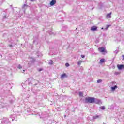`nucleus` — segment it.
I'll use <instances>...</instances> for the list:
<instances>
[{
	"mask_svg": "<svg viewBox=\"0 0 124 124\" xmlns=\"http://www.w3.org/2000/svg\"><path fill=\"white\" fill-rule=\"evenodd\" d=\"M51 33H49L52 34V35H55V33L53 32H50Z\"/></svg>",
	"mask_w": 124,
	"mask_h": 124,
	"instance_id": "obj_19",
	"label": "nucleus"
},
{
	"mask_svg": "<svg viewBox=\"0 0 124 124\" xmlns=\"http://www.w3.org/2000/svg\"><path fill=\"white\" fill-rule=\"evenodd\" d=\"M67 77V76H66V74L65 73H64L61 75V78L62 80H63V79H64V78H65V77Z\"/></svg>",
	"mask_w": 124,
	"mask_h": 124,
	"instance_id": "obj_7",
	"label": "nucleus"
},
{
	"mask_svg": "<svg viewBox=\"0 0 124 124\" xmlns=\"http://www.w3.org/2000/svg\"><path fill=\"white\" fill-rule=\"evenodd\" d=\"M116 89H118V86L117 85H115L114 86L111 87V90L112 92H114Z\"/></svg>",
	"mask_w": 124,
	"mask_h": 124,
	"instance_id": "obj_8",
	"label": "nucleus"
},
{
	"mask_svg": "<svg viewBox=\"0 0 124 124\" xmlns=\"http://www.w3.org/2000/svg\"><path fill=\"white\" fill-rule=\"evenodd\" d=\"M99 52L103 54V55H105L107 52L106 51V49L104 47H99L98 48Z\"/></svg>",
	"mask_w": 124,
	"mask_h": 124,
	"instance_id": "obj_2",
	"label": "nucleus"
},
{
	"mask_svg": "<svg viewBox=\"0 0 124 124\" xmlns=\"http://www.w3.org/2000/svg\"><path fill=\"white\" fill-rule=\"evenodd\" d=\"M54 63V62L52 60H50L49 61V64H53Z\"/></svg>",
	"mask_w": 124,
	"mask_h": 124,
	"instance_id": "obj_13",
	"label": "nucleus"
},
{
	"mask_svg": "<svg viewBox=\"0 0 124 124\" xmlns=\"http://www.w3.org/2000/svg\"><path fill=\"white\" fill-rule=\"evenodd\" d=\"M101 109L102 110H105V107H104V106H102V107H101Z\"/></svg>",
	"mask_w": 124,
	"mask_h": 124,
	"instance_id": "obj_17",
	"label": "nucleus"
},
{
	"mask_svg": "<svg viewBox=\"0 0 124 124\" xmlns=\"http://www.w3.org/2000/svg\"><path fill=\"white\" fill-rule=\"evenodd\" d=\"M22 66L21 65H18L17 66V68H18L19 69H21L22 68Z\"/></svg>",
	"mask_w": 124,
	"mask_h": 124,
	"instance_id": "obj_16",
	"label": "nucleus"
},
{
	"mask_svg": "<svg viewBox=\"0 0 124 124\" xmlns=\"http://www.w3.org/2000/svg\"><path fill=\"white\" fill-rule=\"evenodd\" d=\"M95 103L96 104H101L102 103L101 102V101L99 99H97L94 101Z\"/></svg>",
	"mask_w": 124,
	"mask_h": 124,
	"instance_id": "obj_6",
	"label": "nucleus"
},
{
	"mask_svg": "<svg viewBox=\"0 0 124 124\" xmlns=\"http://www.w3.org/2000/svg\"><path fill=\"white\" fill-rule=\"evenodd\" d=\"M65 117H66V115H64V118H65Z\"/></svg>",
	"mask_w": 124,
	"mask_h": 124,
	"instance_id": "obj_27",
	"label": "nucleus"
},
{
	"mask_svg": "<svg viewBox=\"0 0 124 124\" xmlns=\"http://www.w3.org/2000/svg\"><path fill=\"white\" fill-rule=\"evenodd\" d=\"M115 75H119V74H120V73H119V72H115Z\"/></svg>",
	"mask_w": 124,
	"mask_h": 124,
	"instance_id": "obj_21",
	"label": "nucleus"
},
{
	"mask_svg": "<svg viewBox=\"0 0 124 124\" xmlns=\"http://www.w3.org/2000/svg\"><path fill=\"white\" fill-rule=\"evenodd\" d=\"M9 46H10V47H12V45H9Z\"/></svg>",
	"mask_w": 124,
	"mask_h": 124,
	"instance_id": "obj_25",
	"label": "nucleus"
},
{
	"mask_svg": "<svg viewBox=\"0 0 124 124\" xmlns=\"http://www.w3.org/2000/svg\"><path fill=\"white\" fill-rule=\"evenodd\" d=\"M65 66H66L67 67H68V66H69V63H66V64H65Z\"/></svg>",
	"mask_w": 124,
	"mask_h": 124,
	"instance_id": "obj_18",
	"label": "nucleus"
},
{
	"mask_svg": "<svg viewBox=\"0 0 124 124\" xmlns=\"http://www.w3.org/2000/svg\"><path fill=\"white\" fill-rule=\"evenodd\" d=\"M41 70H42V69H40L39 70V71H41Z\"/></svg>",
	"mask_w": 124,
	"mask_h": 124,
	"instance_id": "obj_26",
	"label": "nucleus"
},
{
	"mask_svg": "<svg viewBox=\"0 0 124 124\" xmlns=\"http://www.w3.org/2000/svg\"><path fill=\"white\" fill-rule=\"evenodd\" d=\"M56 2H57L56 0H52L51 1L50 4L51 6H53V5H55L56 4Z\"/></svg>",
	"mask_w": 124,
	"mask_h": 124,
	"instance_id": "obj_5",
	"label": "nucleus"
},
{
	"mask_svg": "<svg viewBox=\"0 0 124 124\" xmlns=\"http://www.w3.org/2000/svg\"><path fill=\"white\" fill-rule=\"evenodd\" d=\"M86 102H89V103H93L95 100V98L88 97L85 99Z\"/></svg>",
	"mask_w": 124,
	"mask_h": 124,
	"instance_id": "obj_1",
	"label": "nucleus"
},
{
	"mask_svg": "<svg viewBox=\"0 0 124 124\" xmlns=\"http://www.w3.org/2000/svg\"><path fill=\"white\" fill-rule=\"evenodd\" d=\"M111 14H112V13H110L109 14H108L107 15V18H111Z\"/></svg>",
	"mask_w": 124,
	"mask_h": 124,
	"instance_id": "obj_10",
	"label": "nucleus"
},
{
	"mask_svg": "<svg viewBox=\"0 0 124 124\" xmlns=\"http://www.w3.org/2000/svg\"><path fill=\"white\" fill-rule=\"evenodd\" d=\"M122 57H123V61H124V55H122Z\"/></svg>",
	"mask_w": 124,
	"mask_h": 124,
	"instance_id": "obj_23",
	"label": "nucleus"
},
{
	"mask_svg": "<svg viewBox=\"0 0 124 124\" xmlns=\"http://www.w3.org/2000/svg\"><path fill=\"white\" fill-rule=\"evenodd\" d=\"M81 58H82V59H84L85 58V55H81Z\"/></svg>",
	"mask_w": 124,
	"mask_h": 124,
	"instance_id": "obj_22",
	"label": "nucleus"
},
{
	"mask_svg": "<svg viewBox=\"0 0 124 124\" xmlns=\"http://www.w3.org/2000/svg\"><path fill=\"white\" fill-rule=\"evenodd\" d=\"M110 26H111V25H107L106 29L107 30V29H108V28H109V27H110Z\"/></svg>",
	"mask_w": 124,
	"mask_h": 124,
	"instance_id": "obj_20",
	"label": "nucleus"
},
{
	"mask_svg": "<svg viewBox=\"0 0 124 124\" xmlns=\"http://www.w3.org/2000/svg\"><path fill=\"white\" fill-rule=\"evenodd\" d=\"M79 96H81V97H82V96H83V92H79Z\"/></svg>",
	"mask_w": 124,
	"mask_h": 124,
	"instance_id": "obj_15",
	"label": "nucleus"
},
{
	"mask_svg": "<svg viewBox=\"0 0 124 124\" xmlns=\"http://www.w3.org/2000/svg\"><path fill=\"white\" fill-rule=\"evenodd\" d=\"M105 62V59H101L100 60V62H99V63L100 64H102V63H103L104 62Z\"/></svg>",
	"mask_w": 124,
	"mask_h": 124,
	"instance_id": "obj_9",
	"label": "nucleus"
},
{
	"mask_svg": "<svg viewBox=\"0 0 124 124\" xmlns=\"http://www.w3.org/2000/svg\"><path fill=\"white\" fill-rule=\"evenodd\" d=\"M30 1H34V0H29Z\"/></svg>",
	"mask_w": 124,
	"mask_h": 124,
	"instance_id": "obj_24",
	"label": "nucleus"
},
{
	"mask_svg": "<svg viewBox=\"0 0 124 124\" xmlns=\"http://www.w3.org/2000/svg\"><path fill=\"white\" fill-rule=\"evenodd\" d=\"M102 79H99L97 81V83L98 84H99V83H102Z\"/></svg>",
	"mask_w": 124,
	"mask_h": 124,
	"instance_id": "obj_14",
	"label": "nucleus"
},
{
	"mask_svg": "<svg viewBox=\"0 0 124 124\" xmlns=\"http://www.w3.org/2000/svg\"><path fill=\"white\" fill-rule=\"evenodd\" d=\"M82 62H83V61H79L78 62V65H81V64H82Z\"/></svg>",
	"mask_w": 124,
	"mask_h": 124,
	"instance_id": "obj_12",
	"label": "nucleus"
},
{
	"mask_svg": "<svg viewBox=\"0 0 124 124\" xmlns=\"http://www.w3.org/2000/svg\"><path fill=\"white\" fill-rule=\"evenodd\" d=\"M91 30L93 31H95L97 30V27L96 26H92L91 27Z\"/></svg>",
	"mask_w": 124,
	"mask_h": 124,
	"instance_id": "obj_3",
	"label": "nucleus"
},
{
	"mask_svg": "<svg viewBox=\"0 0 124 124\" xmlns=\"http://www.w3.org/2000/svg\"><path fill=\"white\" fill-rule=\"evenodd\" d=\"M99 118V116L95 115L93 117V120H95L96 119H98Z\"/></svg>",
	"mask_w": 124,
	"mask_h": 124,
	"instance_id": "obj_11",
	"label": "nucleus"
},
{
	"mask_svg": "<svg viewBox=\"0 0 124 124\" xmlns=\"http://www.w3.org/2000/svg\"><path fill=\"white\" fill-rule=\"evenodd\" d=\"M117 67L119 70H122V69H124V65H118Z\"/></svg>",
	"mask_w": 124,
	"mask_h": 124,
	"instance_id": "obj_4",
	"label": "nucleus"
},
{
	"mask_svg": "<svg viewBox=\"0 0 124 124\" xmlns=\"http://www.w3.org/2000/svg\"><path fill=\"white\" fill-rule=\"evenodd\" d=\"M23 72H25V70H23Z\"/></svg>",
	"mask_w": 124,
	"mask_h": 124,
	"instance_id": "obj_28",
	"label": "nucleus"
}]
</instances>
